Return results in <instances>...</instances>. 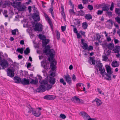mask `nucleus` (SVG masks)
Listing matches in <instances>:
<instances>
[{
    "mask_svg": "<svg viewBox=\"0 0 120 120\" xmlns=\"http://www.w3.org/2000/svg\"><path fill=\"white\" fill-rule=\"evenodd\" d=\"M49 41V39H45L42 41V45L43 47H45V50H43L44 53L46 54L47 55H49L50 57H48L47 60L49 62H51L50 68L52 70L54 71L55 70L57 62L55 59H54V51L53 49H50V47L49 45L46 46V45Z\"/></svg>",
    "mask_w": 120,
    "mask_h": 120,
    "instance_id": "1",
    "label": "nucleus"
},
{
    "mask_svg": "<svg viewBox=\"0 0 120 120\" xmlns=\"http://www.w3.org/2000/svg\"><path fill=\"white\" fill-rule=\"evenodd\" d=\"M52 85L48 84V81L46 80H43L41 83V85L38 88L36 91L38 92H43L45 90V89L47 86L48 90L52 88Z\"/></svg>",
    "mask_w": 120,
    "mask_h": 120,
    "instance_id": "2",
    "label": "nucleus"
},
{
    "mask_svg": "<svg viewBox=\"0 0 120 120\" xmlns=\"http://www.w3.org/2000/svg\"><path fill=\"white\" fill-rule=\"evenodd\" d=\"M11 5L14 7L16 8L19 11H24L26 8V6L21 4V2H13L11 3Z\"/></svg>",
    "mask_w": 120,
    "mask_h": 120,
    "instance_id": "3",
    "label": "nucleus"
},
{
    "mask_svg": "<svg viewBox=\"0 0 120 120\" xmlns=\"http://www.w3.org/2000/svg\"><path fill=\"white\" fill-rule=\"evenodd\" d=\"M106 69L107 72L108 74L105 73V75H106V79L108 80H111V76L112 73V72L111 71V68L109 66H108L106 67Z\"/></svg>",
    "mask_w": 120,
    "mask_h": 120,
    "instance_id": "4",
    "label": "nucleus"
},
{
    "mask_svg": "<svg viewBox=\"0 0 120 120\" xmlns=\"http://www.w3.org/2000/svg\"><path fill=\"white\" fill-rule=\"evenodd\" d=\"M0 65L2 67V69H4L5 68L8 67L9 65V63L5 59H3L1 61Z\"/></svg>",
    "mask_w": 120,
    "mask_h": 120,
    "instance_id": "5",
    "label": "nucleus"
},
{
    "mask_svg": "<svg viewBox=\"0 0 120 120\" xmlns=\"http://www.w3.org/2000/svg\"><path fill=\"white\" fill-rule=\"evenodd\" d=\"M7 74L8 76L11 77L14 76V72L15 70L13 68L12 69L8 68L7 69Z\"/></svg>",
    "mask_w": 120,
    "mask_h": 120,
    "instance_id": "6",
    "label": "nucleus"
},
{
    "mask_svg": "<svg viewBox=\"0 0 120 120\" xmlns=\"http://www.w3.org/2000/svg\"><path fill=\"white\" fill-rule=\"evenodd\" d=\"M32 18L34 21L38 22L40 20V17L38 13H33L32 15Z\"/></svg>",
    "mask_w": 120,
    "mask_h": 120,
    "instance_id": "7",
    "label": "nucleus"
},
{
    "mask_svg": "<svg viewBox=\"0 0 120 120\" xmlns=\"http://www.w3.org/2000/svg\"><path fill=\"white\" fill-rule=\"evenodd\" d=\"M102 5L104 6L103 7H101L102 11H108L109 9L110 5L108 4H105V3H103L102 4Z\"/></svg>",
    "mask_w": 120,
    "mask_h": 120,
    "instance_id": "8",
    "label": "nucleus"
},
{
    "mask_svg": "<svg viewBox=\"0 0 120 120\" xmlns=\"http://www.w3.org/2000/svg\"><path fill=\"white\" fill-rule=\"evenodd\" d=\"M64 77L65 78V80L67 82L70 84L71 83V78L69 74H67L66 75H64Z\"/></svg>",
    "mask_w": 120,
    "mask_h": 120,
    "instance_id": "9",
    "label": "nucleus"
},
{
    "mask_svg": "<svg viewBox=\"0 0 120 120\" xmlns=\"http://www.w3.org/2000/svg\"><path fill=\"white\" fill-rule=\"evenodd\" d=\"M21 83L23 85H28L30 84L29 80L24 78L22 80Z\"/></svg>",
    "mask_w": 120,
    "mask_h": 120,
    "instance_id": "10",
    "label": "nucleus"
},
{
    "mask_svg": "<svg viewBox=\"0 0 120 120\" xmlns=\"http://www.w3.org/2000/svg\"><path fill=\"white\" fill-rule=\"evenodd\" d=\"M42 25L39 23H37L35 25V27L34 30H42Z\"/></svg>",
    "mask_w": 120,
    "mask_h": 120,
    "instance_id": "11",
    "label": "nucleus"
},
{
    "mask_svg": "<svg viewBox=\"0 0 120 120\" xmlns=\"http://www.w3.org/2000/svg\"><path fill=\"white\" fill-rule=\"evenodd\" d=\"M80 114H81L83 118L85 119L86 120L90 117V116L85 112L82 111L80 112Z\"/></svg>",
    "mask_w": 120,
    "mask_h": 120,
    "instance_id": "12",
    "label": "nucleus"
},
{
    "mask_svg": "<svg viewBox=\"0 0 120 120\" xmlns=\"http://www.w3.org/2000/svg\"><path fill=\"white\" fill-rule=\"evenodd\" d=\"M93 103L95 102L96 105L98 107L100 106L102 104V102L101 100L98 98L95 99L93 101Z\"/></svg>",
    "mask_w": 120,
    "mask_h": 120,
    "instance_id": "13",
    "label": "nucleus"
},
{
    "mask_svg": "<svg viewBox=\"0 0 120 120\" xmlns=\"http://www.w3.org/2000/svg\"><path fill=\"white\" fill-rule=\"evenodd\" d=\"M45 18H47L49 23L51 29L52 30L53 29V26L50 19L47 14H45Z\"/></svg>",
    "mask_w": 120,
    "mask_h": 120,
    "instance_id": "14",
    "label": "nucleus"
},
{
    "mask_svg": "<svg viewBox=\"0 0 120 120\" xmlns=\"http://www.w3.org/2000/svg\"><path fill=\"white\" fill-rule=\"evenodd\" d=\"M113 51L115 53H118L120 51V46L116 45L113 49Z\"/></svg>",
    "mask_w": 120,
    "mask_h": 120,
    "instance_id": "15",
    "label": "nucleus"
},
{
    "mask_svg": "<svg viewBox=\"0 0 120 120\" xmlns=\"http://www.w3.org/2000/svg\"><path fill=\"white\" fill-rule=\"evenodd\" d=\"M32 114L36 117L39 116L41 114V112L40 111L37 110H34V111H33V112H32Z\"/></svg>",
    "mask_w": 120,
    "mask_h": 120,
    "instance_id": "16",
    "label": "nucleus"
},
{
    "mask_svg": "<svg viewBox=\"0 0 120 120\" xmlns=\"http://www.w3.org/2000/svg\"><path fill=\"white\" fill-rule=\"evenodd\" d=\"M84 39H82L81 41V43L83 45L84 47H83L82 48L85 50H86L88 49V47L87 44L84 42Z\"/></svg>",
    "mask_w": 120,
    "mask_h": 120,
    "instance_id": "17",
    "label": "nucleus"
},
{
    "mask_svg": "<svg viewBox=\"0 0 120 120\" xmlns=\"http://www.w3.org/2000/svg\"><path fill=\"white\" fill-rule=\"evenodd\" d=\"M14 79L15 83H19L20 82L21 83L22 79L19 77L17 76H15L14 77Z\"/></svg>",
    "mask_w": 120,
    "mask_h": 120,
    "instance_id": "18",
    "label": "nucleus"
},
{
    "mask_svg": "<svg viewBox=\"0 0 120 120\" xmlns=\"http://www.w3.org/2000/svg\"><path fill=\"white\" fill-rule=\"evenodd\" d=\"M74 100L76 101L78 103H80L82 101V100L81 99H79V98L77 97L76 96H75L73 98H72L71 99V101H73Z\"/></svg>",
    "mask_w": 120,
    "mask_h": 120,
    "instance_id": "19",
    "label": "nucleus"
},
{
    "mask_svg": "<svg viewBox=\"0 0 120 120\" xmlns=\"http://www.w3.org/2000/svg\"><path fill=\"white\" fill-rule=\"evenodd\" d=\"M56 79L50 77L49 79V82L52 85H53L56 82Z\"/></svg>",
    "mask_w": 120,
    "mask_h": 120,
    "instance_id": "20",
    "label": "nucleus"
},
{
    "mask_svg": "<svg viewBox=\"0 0 120 120\" xmlns=\"http://www.w3.org/2000/svg\"><path fill=\"white\" fill-rule=\"evenodd\" d=\"M112 65L113 67H118L119 65V64L118 63L117 61H114L112 64Z\"/></svg>",
    "mask_w": 120,
    "mask_h": 120,
    "instance_id": "21",
    "label": "nucleus"
},
{
    "mask_svg": "<svg viewBox=\"0 0 120 120\" xmlns=\"http://www.w3.org/2000/svg\"><path fill=\"white\" fill-rule=\"evenodd\" d=\"M44 98L45 99L49 100H53V96L51 95H46L44 97Z\"/></svg>",
    "mask_w": 120,
    "mask_h": 120,
    "instance_id": "22",
    "label": "nucleus"
},
{
    "mask_svg": "<svg viewBox=\"0 0 120 120\" xmlns=\"http://www.w3.org/2000/svg\"><path fill=\"white\" fill-rule=\"evenodd\" d=\"M102 66H103L102 63H101L98 62L96 64L95 67H96V68H98L99 70H101L100 69L102 68Z\"/></svg>",
    "mask_w": 120,
    "mask_h": 120,
    "instance_id": "23",
    "label": "nucleus"
},
{
    "mask_svg": "<svg viewBox=\"0 0 120 120\" xmlns=\"http://www.w3.org/2000/svg\"><path fill=\"white\" fill-rule=\"evenodd\" d=\"M89 58V61L90 60L91 61V62L90 63V64H92L94 65L95 64V60L94 59V58L92 57H90Z\"/></svg>",
    "mask_w": 120,
    "mask_h": 120,
    "instance_id": "24",
    "label": "nucleus"
},
{
    "mask_svg": "<svg viewBox=\"0 0 120 120\" xmlns=\"http://www.w3.org/2000/svg\"><path fill=\"white\" fill-rule=\"evenodd\" d=\"M85 18L87 20H90L92 19V15L90 14H86L85 15Z\"/></svg>",
    "mask_w": 120,
    "mask_h": 120,
    "instance_id": "25",
    "label": "nucleus"
},
{
    "mask_svg": "<svg viewBox=\"0 0 120 120\" xmlns=\"http://www.w3.org/2000/svg\"><path fill=\"white\" fill-rule=\"evenodd\" d=\"M29 107H28V109H27V110L28 111V112L30 113L31 112H33V111H34V109L31 107L30 105H29Z\"/></svg>",
    "mask_w": 120,
    "mask_h": 120,
    "instance_id": "26",
    "label": "nucleus"
},
{
    "mask_svg": "<svg viewBox=\"0 0 120 120\" xmlns=\"http://www.w3.org/2000/svg\"><path fill=\"white\" fill-rule=\"evenodd\" d=\"M38 82V81L37 79L35 80L32 79L31 81L30 82V83L32 84H34L35 85L37 84Z\"/></svg>",
    "mask_w": 120,
    "mask_h": 120,
    "instance_id": "27",
    "label": "nucleus"
},
{
    "mask_svg": "<svg viewBox=\"0 0 120 120\" xmlns=\"http://www.w3.org/2000/svg\"><path fill=\"white\" fill-rule=\"evenodd\" d=\"M100 69L101 70H99L100 71V73L103 76H104L103 74L105 75V73H106L105 72V70L104 69H103L102 68Z\"/></svg>",
    "mask_w": 120,
    "mask_h": 120,
    "instance_id": "28",
    "label": "nucleus"
},
{
    "mask_svg": "<svg viewBox=\"0 0 120 120\" xmlns=\"http://www.w3.org/2000/svg\"><path fill=\"white\" fill-rule=\"evenodd\" d=\"M115 11L116 14H117L118 16H120V8H116L115 10Z\"/></svg>",
    "mask_w": 120,
    "mask_h": 120,
    "instance_id": "29",
    "label": "nucleus"
},
{
    "mask_svg": "<svg viewBox=\"0 0 120 120\" xmlns=\"http://www.w3.org/2000/svg\"><path fill=\"white\" fill-rule=\"evenodd\" d=\"M30 50L29 47L26 48V50L24 51V53L26 55H27L30 52Z\"/></svg>",
    "mask_w": 120,
    "mask_h": 120,
    "instance_id": "30",
    "label": "nucleus"
},
{
    "mask_svg": "<svg viewBox=\"0 0 120 120\" xmlns=\"http://www.w3.org/2000/svg\"><path fill=\"white\" fill-rule=\"evenodd\" d=\"M82 27L83 29H86L88 26V24L86 22H83L82 24Z\"/></svg>",
    "mask_w": 120,
    "mask_h": 120,
    "instance_id": "31",
    "label": "nucleus"
},
{
    "mask_svg": "<svg viewBox=\"0 0 120 120\" xmlns=\"http://www.w3.org/2000/svg\"><path fill=\"white\" fill-rule=\"evenodd\" d=\"M39 38L43 40H44L45 39L46 37L43 35H42L41 34H39L38 36Z\"/></svg>",
    "mask_w": 120,
    "mask_h": 120,
    "instance_id": "32",
    "label": "nucleus"
},
{
    "mask_svg": "<svg viewBox=\"0 0 120 120\" xmlns=\"http://www.w3.org/2000/svg\"><path fill=\"white\" fill-rule=\"evenodd\" d=\"M108 46L110 49H112L114 47V46L113 43H110L108 45Z\"/></svg>",
    "mask_w": 120,
    "mask_h": 120,
    "instance_id": "33",
    "label": "nucleus"
},
{
    "mask_svg": "<svg viewBox=\"0 0 120 120\" xmlns=\"http://www.w3.org/2000/svg\"><path fill=\"white\" fill-rule=\"evenodd\" d=\"M24 49L23 48H17V49L16 51L20 53L21 54H22L23 53V52Z\"/></svg>",
    "mask_w": 120,
    "mask_h": 120,
    "instance_id": "34",
    "label": "nucleus"
},
{
    "mask_svg": "<svg viewBox=\"0 0 120 120\" xmlns=\"http://www.w3.org/2000/svg\"><path fill=\"white\" fill-rule=\"evenodd\" d=\"M109 56L107 55L103 56V60L104 61H106L108 59V56Z\"/></svg>",
    "mask_w": 120,
    "mask_h": 120,
    "instance_id": "35",
    "label": "nucleus"
},
{
    "mask_svg": "<svg viewBox=\"0 0 120 120\" xmlns=\"http://www.w3.org/2000/svg\"><path fill=\"white\" fill-rule=\"evenodd\" d=\"M56 36L57 37V39L58 40H59L60 38V34L58 31L57 30L56 32Z\"/></svg>",
    "mask_w": 120,
    "mask_h": 120,
    "instance_id": "36",
    "label": "nucleus"
},
{
    "mask_svg": "<svg viewBox=\"0 0 120 120\" xmlns=\"http://www.w3.org/2000/svg\"><path fill=\"white\" fill-rule=\"evenodd\" d=\"M84 15V13L82 10H80L79 11V13L77 14L78 15Z\"/></svg>",
    "mask_w": 120,
    "mask_h": 120,
    "instance_id": "37",
    "label": "nucleus"
},
{
    "mask_svg": "<svg viewBox=\"0 0 120 120\" xmlns=\"http://www.w3.org/2000/svg\"><path fill=\"white\" fill-rule=\"evenodd\" d=\"M60 82L61 83L63 84L64 85H66V82L63 78L60 79Z\"/></svg>",
    "mask_w": 120,
    "mask_h": 120,
    "instance_id": "38",
    "label": "nucleus"
},
{
    "mask_svg": "<svg viewBox=\"0 0 120 120\" xmlns=\"http://www.w3.org/2000/svg\"><path fill=\"white\" fill-rule=\"evenodd\" d=\"M87 8L90 10H91L93 9V6L91 5H88L87 7Z\"/></svg>",
    "mask_w": 120,
    "mask_h": 120,
    "instance_id": "39",
    "label": "nucleus"
},
{
    "mask_svg": "<svg viewBox=\"0 0 120 120\" xmlns=\"http://www.w3.org/2000/svg\"><path fill=\"white\" fill-rule=\"evenodd\" d=\"M97 39L98 41L100 43L101 42L100 41V40L101 38V36L99 35V34H97L96 35Z\"/></svg>",
    "mask_w": 120,
    "mask_h": 120,
    "instance_id": "40",
    "label": "nucleus"
},
{
    "mask_svg": "<svg viewBox=\"0 0 120 120\" xmlns=\"http://www.w3.org/2000/svg\"><path fill=\"white\" fill-rule=\"evenodd\" d=\"M115 20L119 24L120 23V18L117 16L115 18Z\"/></svg>",
    "mask_w": 120,
    "mask_h": 120,
    "instance_id": "41",
    "label": "nucleus"
},
{
    "mask_svg": "<svg viewBox=\"0 0 120 120\" xmlns=\"http://www.w3.org/2000/svg\"><path fill=\"white\" fill-rule=\"evenodd\" d=\"M60 116L61 118L63 119H64L66 117V116L64 114H62L60 115Z\"/></svg>",
    "mask_w": 120,
    "mask_h": 120,
    "instance_id": "42",
    "label": "nucleus"
},
{
    "mask_svg": "<svg viewBox=\"0 0 120 120\" xmlns=\"http://www.w3.org/2000/svg\"><path fill=\"white\" fill-rule=\"evenodd\" d=\"M47 60L46 61V60H44L43 62H41V63L42 64L43 63V64H46V66H47L48 65H49V62H47Z\"/></svg>",
    "mask_w": 120,
    "mask_h": 120,
    "instance_id": "43",
    "label": "nucleus"
},
{
    "mask_svg": "<svg viewBox=\"0 0 120 120\" xmlns=\"http://www.w3.org/2000/svg\"><path fill=\"white\" fill-rule=\"evenodd\" d=\"M61 15H62L63 17L64 18L65 21H66V16L65 14V13L64 12H62L61 13Z\"/></svg>",
    "mask_w": 120,
    "mask_h": 120,
    "instance_id": "44",
    "label": "nucleus"
},
{
    "mask_svg": "<svg viewBox=\"0 0 120 120\" xmlns=\"http://www.w3.org/2000/svg\"><path fill=\"white\" fill-rule=\"evenodd\" d=\"M114 7V4L113 2H112L111 3V7L110 8V9L111 11H112Z\"/></svg>",
    "mask_w": 120,
    "mask_h": 120,
    "instance_id": "45",
    "label": "nucleus"
},
{
    "mask_svg": "<svg viewBox=\"0 0 120 120\" xmlns=\"http://www.w3.org/2000/svg\"><path fill=\"white\" fill-rule=\"evenodd\" d=\"M69 5L72 6V8L74 9V5L72 4V3L71 1V0H70L69 1Z\"/></svg>",
    "mask_w": 120,
    "mask_h": 120,
    "instance_id": "46",
    "label": "nucleus"
},
{
    "mask_svg": "<svg viewBox=\"0 0 120 120\" xmlns=\"http://www.w3.org/2000/svg\"><path fill=\"white\" fill-rule=\"evenodd\" d=\"M103 11L102 10H98L97 12V14L98 15H101L103 13Z\"/></svg>",
    "mask_w": 120,
    "mask_h": 120,
    "instance_id": "47",
    "label": "nucleus"
},
{
    "mask_svg": "<svg viewBox=\"0 0 120 120\" xmlns=\"http://www.w3.org/2000/svg\"><path fill=\"white\" fill-rule=\"evenodd\" d=\"M10 3L9 1H5V2L4 4L5 5H6L8 6H9L10 5Z\"/></svg>",
    "mask_w": 120,
    "mask_h": 120,
    "instance_id": "48",
    "label": "nucleus"
},
{
    "mask_svg": "<svg viewBox=\"0 0 120 120\" xmlns=\"http://www.w3.org/2000/svg\"><path fill=\"white\" fill-rule=\"evenodd\" d=\"M107 22H109V23L111 24V25H112L113 24V22L111 19H109L107 21Z\"/></svg>",
    "mask_w": 120,
    "mask_h": 120,
    "instance_id": "49",
    "label": "nucleus"
},
{
    "mask_svg": "<svg viewBox=\"0 0 120 120\" xmlns=\"http://www.w3.org/2000/svg\"><path fill=\"white\" fill-rule=\"evenodd\" d=\"M84 7H83L82 5V4H80L78 6V8L80 9H82Z\"/></svg>",
    "mask_w": 120,
    "mask_h": 120,
    "instance_id": "50",
    "label": "nucleus"
},
{
    "mask_svg": "<svg viewBox=\"0 0 120 120\" xmlns=\"http://www.w3.org/2000/svg\"><path fill=\"white\" fill-rule=\"evenodd\" d=\"M16 30H11V33L12 35H15L16 34Z\"/></svg>",
    "mask_w": 120,
    "mask_h": 120,
    "instance_id": "51",
    "label": "nucleus"
},
{
    "mask_svg": "<svg viewBox=\"0 0 120 120\" xmlns=\"http://www.w3.org/2000/svg\"><path fill=\"white\" fill-rule=\"evenodd\" d=\"M81 85H82V86H83L84 84L82 83H78L76 84V86H79L80 87Z\"/></svg>",
    "mask_w": 120,
    "mask_h": 120,
    "instance_id": "52",
    "label": "nucleus"
},
{
    "mask_svg": "<svg viewBox=\"0 0 120 120\" xmlns=\"http://www.w3.org/2000/svg\"><path fill=\"white\" fill-rule=\"evenodd\" d=\"M93 49V47L92 46H90L88 47V51H89V50L92 51Z\"/></svg>",
    "mask_w": 120,
    "mask_h": 120,
    "instance_id": "53",
    "label": "nucleus"
},
{
    "mask_svg": "<svg viewBox=\"0 0 120 120\" xmlns=\"http://www.w3.org/2000/svg\"><path fill=\"white\" fill-rule=\"evenodd\" d=\"M97 90H98V92H99L100 94H102L103 95H104V93H101L102 91L100 90L99 89V88H98L97 89Z\"/></svg>",
    "mask_w": 120,
    "mask_h": 120,
    "instance_id": "54",
    "label": "nucleus"
},
{
    "mask_svg": "<svg viewBox=\"0 0 120 120\" xmlns=\"http://www.w3.org/2000/svg\"><path fill=\"white\" fill-rule=\"evenodd\" d=\"M69 11L70 13H72V14H73L74 15L75 14V12H74L73 9L70 10H69Z\"/></svg>",
    "mask_w": 120,
    "mask_h": 120,
    "instance_id": "55",
    "label": "nucleus"
},
{
    "mask_svg": "<svg viewBox=\"0 0 120 120\" xmlns=\"http://www.w3.org/2000/svg\"><path fill=\"white\" fill-rule=\"evenodd\" d=\"M72 79L74 81H75L76 79V77L75 75L74 74H73L72 76Z\"/></svg>",
    "mask_w": 120,
    "mask_h": 120,
    "instance_id": "56",
    "label": "nucleus"
},
{
    "mask_svg": "<svg viewBox=\"0 0 120 120\" xmlns=\"http://www.w3.org/2000/svg\"><path fill=\"white\" fill-rule=\"evenodd\" d=\"M66 28V26H61V30H65Z\"/></svg>",
    "mask_w": 120,
    "mask_h": 120,
    "instance_id": "57",
    "label": "nucleus"
},
{
    "mask_svg": "<svg viewBox=\"0 0 120 120\" xmlns=\"http://www.w3.org/2000/svg\"><path fill=\"white\" fill-rule=\"evenodd\" d=\"M75 20H77V24L78 25V26H79L80 25V21H79V19H75Z\"/></svg>",
    "mask_w": 120,
    "mask_h": 120,
    "instance_id": "58",
    "label": "nucleus"
},
{
    "mask_svg": "<svg viewBox=\"0 0 120 120\" xmlns=\"http://www.w3.org/2000/svg\"><path fill=\"white\" fill-rule=\"evenodd\" d=\"M80 33H81L82 35H83L85 36V32H83L82 31V30H81L80 32Z\"/></svg>",
    "mask_w": 120,
    "mask_h": 120,
    "instance_id": "59",
    "label": "nucleus"
},
{
    "mask_svg": "<svg viewBox=\"0 0 120 120\" xmlns=\"http://www.w3.org/2000/svg\"><path fill=\"white\" fill-rule=\"evenodd\" d=\"M117 6L118 7L120 8V1H118L117 2Z\"/></svg>",
    "mask_w": 120,
    "mask_h": 120,
    "instance_id": "60",
    "label": "nucleus"
},
{
    "mask_svg": "<svg viewBox=\"0 0 120 120\" xmlns=\"http://www.w3.org/2000/svg\"><path fill=\"white\" fill-rule=\"evenodd\" d=\"M28 9L29 10V12H30L31 11V7L30 6H29L28 7Z\"/></svg>",
    "mask_w": 120,
    "mask_h": 120,
    "instance_id": "61",
    "label": "nucleus"
},
{
    "mask_svg": "<svg viewBox=\"0 0 120 120\" xmlns=\"http://www.w3.org/2000/svg\"><path fill=\"white\" fill-rule=\"evenodd\" d=\"M31 66V64L30 63H28L27 66V68H30Z\"/></svg>",
    "mask_w": 120,
    "mask_h": 120,
    "instance_id": "62",
    "label": "nucleus"
},
{
    "mask_svg": "<svg viewBox=\"0 0 120 120\" xmlns=\"http://www.w3.org/2000/svg\"><path fill=\"white\" fill-rule=\"evenodd\" d=\"M34 22L32 21L31 22V23L32 25V26L33 27H35V25L36 24L35 22Z\"/></svg>",
    "mask_w": 120,
    "mask_h": 120,
    "instance_id": "63",
    "label": "nucleus"
},
{
    "mask_svg": "<svg viewBox=\"0 0 120 120\" xmlns=\"http://www.w3.org/2000/svg\"><path fill=\"white\" fill-rule=\"evenodd\" d=\"M106 13L108 15H112V12H108V11Z\"/></svg>",
    "mask_w": 120,
    "mask_h": 120,
    "instance_id": "64",
    "label": "nucleus"
}]
</instances>
